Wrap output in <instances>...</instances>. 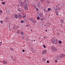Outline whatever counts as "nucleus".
Instances as JSON below:
<instances>
[{
    "label": "nucleus",
    "instance_id": "obj_41",
    "mask_svg": "<svg viewBox=\"0 0 65 65\" xmlns=\"http://www.w3.org/2000/svg\"><path fill=\"white\" fill-rule=\"evenodd\" d=\"M51 40L52 41V39H51Z\"/></svg>",
    "mask_w": 65,
    "mask_h": 65
},
{
    "label": "nucleus",
    "instance_id": "obj_45",
    "mask_svg": "<svg viewBox=\"0 0 65 65\" xmlns=\"http://www.w3.org/2000/svg\"><path fill=\"white\" fill-rule=\"evenodd\" d=\"M33 20V19H31V20Z\"/></svg>",
    "mask_w": 65,
    "mask_h": 65
},
{
    "label": "nucleus",
    "instance_id": "obj_49",
    "mask_svg": "<svg viewBox=\"0 0 65 65\" xmlns=\"http://www.w3.org/2000/svg\"><path fill=\"white\" fill-rule=\"evenodd\" d=\"M44 26H45V25Z\"/></svg>",
    "mask_w": 65,
    "mask_h": 65
},
{
    "label": "nucleus",
    "instance_id": "obj_18",
    "mask_svg": "<svg viewBox=\"0 0 65 65\" xmlns=\"http://www.w3.org/2000/svg\"><path fill=\"white\" fill-rule=\"evenodd\" d=\"M37 19H38V20H40V18L39 17H38L37 18Z\"/></svg>",
    "mask_w": 65,
    "mask_h": 65
},
{
    "label": "nucleus",
    "instance_id": "obj_16",
    "mask_svg": "<svg viewBox=\"0 0 65 65\" xmlns=\"http://www.w3.org/2000/svg\"><path fill=\"white\" fill-rule=\"evenodd\" d=\"M25 22H24V21H21V23H24Z\"/></svg>",
    "mask_w": 65,
    "mask_h": 65
},
{
    "label": "nucleus",
    "instance_id": "obj_15",
    "mask_svg": "<svg viewBox=\"0 0 65 65\" xmlns=\"http://www.w3.org/2000/svg\"><path fill=\"white\" fill-rule=\"evenodd\" d=\"M56 15H59V14H58V12H56Z\"/></svg>",
    "mask_w": 65,
    "mask_h": 65
},
{
    "label": "nucleus",
    "instance_id": "obj_10",
    "mask_svg": "<svg viewBox=\"0 0 65 65\" xmlns=\"http://www.w3.org/2000/svg\"><path fill=\"white\" fill-rule=\"evenodd\" d=\"M60 21L61 22V23H63L64 22V20L63 19L61 20H60Z\"/></svg>",
    "mask_w": 65,
    "mask_h": 65
},
{
    "label": "nucleus",
    "instance_id": "obj_53",
    "mask_svg": "<svg viewBox=\"0 0 65 65\" xmlns=\"http://www.w3.org/2000/svg\"><path fill=\"white\" fill-rule=\"evenodd\" d=\"M58 8H59V7H58Z\"/></svg>",
    "mask_w": 65,
    "mask_h": 65
},
{
    "label": "nucleus",
    "instance_id": "obj_20",
    "mask_svg": "<svg viewBox=\"0 0 65 65\" xmlns=\"http://www.w3.org/2000/svg\"><path fill=\"white\" fill-rule=\"evenodd\" d=\"M58 42L59 43H62V42H61V41H58Z\"/></svg>",
    "mask_w": 65,
    "mask_h": 65
},
{
    "label": "nucleus",
    "instance_id": "obj_2",
    "mask_svg": "<svg viewBox=\"0 0 65 65\" xmlns=\"http://www.w3.org/2000/svg\"><path fill=\"white\" fill-rule=\"evenodd\" d=\"M46 50H43L42 52V54H43L44 55L46 54Z\"/></svg>",
    "mask_w": 65,
    "mask_h": 65
},
{
    "label": "nucleus",
    "instance_id": "obj_24",
    "mask_svg": "<svg viewBox=\"0 0 65 65\" xmlns=\"http://www.w3.org/2000/svg\"><path fill=\"white\" fill-rule=\"evenodd\" d=\"M2 13V10H0V13Z\"/></svg>",
    "mask_w": 65,
    "mask_h": 65
},
{
    "label": "nucleus",
    "instance_id": "obj_33",
    "mask_svg": "<svg viewBox=\"0 0 65 65\" xmlns=\"http://www.w3.org/2000/svg\"><path fill=\"white\" fill-rule=\"evenodd\" d=\"M22 52H25V50H23L22 51Z\"/></svg>",
    "mask_w": 65,
    "mask_h": 65
},
{
    "label": "nucleus",
    "instance_id": "obj_25",
    "mask_svg": "<svg viewBox=\"0 0 65 65\" xmlns=\"http://www.w3.org/2000/svg\"><path fill=\"white\" fill-rule=\"evenodd\" d=\"M2 42H0V45H2Z\"/></svg>",
    "mask_w": 65,
    "mask_h": 65
},
{
    "label": "nucleus",
    "instance_id": "obj_12",
    "mask_svg": "<svg viewBox=\"0 0 65 65\" xmlns=\"http://www.w3.org/2000/svg\"><path fill=\"white\" fill-rule=\"evenodd\" d=\"M22 9V8H20L19 10H18L19 12H21Z\"/></svg>",
    "mask_w": 65,
    "mask_h": 65
},
{
    "label": "nucleus",
    "instance_id": "obj_7",
    "mask_svg": "<svg viewBox=\"0 0 65 65\" xmlns=\"http://www.w3.org/2000/svg\"><path fill=\"white\" fill-rule=\"evenodd\" d=\"M14 17L15 18V19H18V17H19V16L18 15L16 14L14 16Z\"/></svg>",
    "mask_w": 65,
    "mask_h": 65
},
{
    "label": "nucleus",
    "instance_id": "obj_48",
    "mask_svg": "<svg viewBox=\"0 0 65 65\" xmlns=\"http://www.w3.org/2000/svg\"><path fill=\"white\" fill-rule=\"evenodd\" d=\"M35 41V40H34V41Z\"/></svg>",
    "mask_w": 65,
    "mask_h": 65
},
{
    "label": "nucleus",
    "instance_id": "obj_13",
    "mask_svg": "<svg viewBox=\"0 0 65 65\" xmlns=\"http://www.w3.org/2000/svg\"><path fill=\"white\" fill-rule=\"evenodd\" d=\"M10 51H13V49L12 48H10Z\"/></svg>",
    "mask_w": 65,
    "mask_h": 65
},
{
    "label": "nucleus",
    "instance_id": "obj_34",
    "mask_svg": "<svg viewBox=\"0 0 65 65\" xmlns=\"http://www.w3.org/2000/svg\"><path fill=\"white\" fill-rule=\"evenodd\" d=\"M63 55V58L65 57V54Z\"/></svg>",
    "mask_w": 65,
    "mask_h": 65
},
{
    "label": "nucleus",
    "instance_id": "obj_42",
    "mask_svg": "<svg viewBox=\"0 0 65 65\" xmlns=\"http://www.w3.org/2000/svg\"><path fill=\"white\" fill-rule=\"evenodd\" d=\"M18 6H20V5H18Z\"/></svg>",
    "mask_w": 65,
    "mask_h": 65
},
{
    "label": "nucleus",
    "instance_id": "obj_14",
    "mask_svg": "<svg viewBox=\"0 0 65 65\" xmlns=\"http://www.w3.org/2000/svg\"><path fill=\"white\" fill-rule=\"evenodd\" d=\"M53 50H54V51H57V50L55 48H53Z\"/></svg>",
    "mask_w": 65,
    "mask_h": 65
},
{
    "label": "nucleus",
    "instance_id": "obj_3",
    "mask_svg": "<svg viewBox=\"0 0 65 65\" xmlns=\"http://www.w3.org/2000/svg\"><path fill=\"white\" fill-rule=\"evenodd\" d=\"M59 57L60 58H64V55L63 54H60L59 55Z\"/></svg>",
    "mask_w": 65,
    "mask_h": 65
},
{
    "label": "nucleus",
    "instance_id": "obj_35",
    "mask_svg": "<svg viewBox=\"0 0 65 65\" xmlns=\"http://www.w3.org/2000/svg\"><path fill=\"white\" fill-rule=\"evenodd\" d=\"M44 38H45V39H46V37H44Z\"/></svg>",
    "mask_w": 65,
    "mask_h": 65
},
{
    "label": "nucleus",
    "instance_id": "obj_17",
    "mask_svg": "<svg viewBox=\"0 0 65 65\" xmlns=\"http://www.w3.org/2000/svg\"><path fill=\"white\" fill-rule=\"evenodd\" d=\"M40 17H42V14H40Z\"/></svg>",
    "mask_w": 65,
    "mask_h": 65
},
{
    "label": "nucleus",
    "instance_id": "obj_29",
    "mask_svg": "<svg viewBox=\"0 0 65 65\" xmlns=\"http://www.w3.org/2000/svg\"><path fill=\"white\" fill-rule=\"evenodd\" d=\"M20 3H21V5H23V2H21Z\"/></svg>",
    "mask_w": 65,
    "mask_h": 65
},
{
    "label": "nucleus",
    "instance_id": "obj_5",
    "mask_svg": "<svg viewBox=\"0 0 65 65\" xmlns=\"http://www.w3.org/2000/svg\"><path fill=\"white\" fill-rule=\"evenodd\" d=\"M18 15L19 16H18L19 18V19H22V15H21V14H19Z\"/></svg>",
    "mask_w": 65,
    "mask_h": 65
},
{
    "label": "nucleus",
    "instance_id": "obj_32",
    "mask_svg": "<svg viewBox=\"0 0 65 65\" xmlns=\"http://www.w3.org/2000/svg\"><path fill=\"white\" fill-rule=\"evenodd\" d=\"M47 2V3H48V4L50 3V2L49 1H48Z\"/></svg>",
    "mask_w": 65,
    "mask_h": 65
},
{
    "label": "nucleus",
    "instance_id": "obj_36",
    "mask_svg": "<svg viewBox=\"0 0 65 65\" xmlns=\"http://www.w3.org/2000/svg\"><path fill=\"white\" fill-rule=\"evenodd\" d=\"M57 62V60H55V62Z\"/></svg>",
    "mask_w": 65,
    "mask_h": 65
},
{
    "label": "nucleus",
    "instance_id": "obj_51",
    "mask_svg": "<svg viewBox=\"0 0 65 65\" xmlns=\"http://www.w3.org/2000/svg\"><path fill=\"white\" fill-rule=\"evenodd\" d=\"M9 30H10V29H9Z\"/></svg>",
    "mask_w": 65,
    "mask_h": 65
},
{
    "label": "nucleus",
    "instance_id": "obj_26",
    "mask_svg": "<svg viewBox=\"0 0 65 65\" xmlns=\"http://www.w3.org/2000/svg\"><path fill=\"white\" fill-rule=\"evenodd\" d=\"M5 19L6 20H7V19H8V18H7V17H6L5 18Z\"/></svg>",
    "mask_w": 65,
    "mask_h": 65
},
{
    "label": "nucleus",
    "instance_id": "obj_31",
    "mask_svg": "<svg viewBox=\"0 0 65 65\" xmlns=\"http://www.w3.org/2000/svg\"><path fill=\"white\" fill-rule=\"evenodd\" d=\"M46 62L47 63H49V61H46Z\"/></svg>",
    "mask_w": 65,
    "mask_h": 65
},
{
    "label": "nucleus",
    "instance_id": "obj_46",
    "mask_svg": "<svg viewBox=\"0 0 65 65\" xmlns=\"http://www.w3.org/2000/svg\"><path fill=\"white\" fill-rule=\"evenodd\" d=\"M36 9H37V8H36Z\"/></svg>",
    "mask_w": 65,
    "mask_h": 65
},
{
    "label": "nucleus",
    "instance_id": "obj_23",
    "mask_svg": "<svg viewBox=\"0 0 65 65\" xmlns=\"http://www.w3.org/2000/svg\"><path fill=\"white\" fill-rule=\"evenodd\" d=\"M55 48V47H54V45H52V49H53V48Z\"/></svg>",
    "mask_w": 65,
    "mask_h": 65
},
{
    "label": "nucleus",
    "instance_id": "obj_40",
    "mask_svg": "<svg viewBox=\"0 0 65 65\" xmlns=\"http://www.w3.org/2000/svg\"><path fill=\"white\" fill-rule=\"evenodd\" d=\"M47 31V30H45V31Z\"/></svg>",
    "mask_w": 65,
    "mask_h": 65
},
{
    "label": "nucleus",
    "instance_id": "obj_8",
    "mask_svg": "<svg viewBox=\"0 0 65 65\" xmlns=\"http://www.w3.org/2000/svg\"><path fill=\"white\" fill-rule=\"evenodd\" d=\"M31 21L33 23H36V21L35 20H31Z\"/></svg>",
    "mask_w": 65,
    "mask_h": 65
},
{
    "label": "nucleus",
    "instance_id": "obj_1",
    "mask_svg": "<svg viewBox=\"0 0 65 65\" xmlns=\"http://www.w3.org/2000/svg\"><path fill=\"white\" fill-rule=\"evenodd\" d=\"M2 61L4 64H6L7 63V62L6 61L4 60H3Z\"/></svg>",
    "mask_w": 65,
    "mask_h": 65
},
{
    "label": "nucleus",
    "instance_id": "obj_27",
    "mask_svg": "<svg viewBox=\"0 0 65 65\" xmlns=\"http://www.w3.org/2000/svg\"><path fill=\"white\" fill-rule=\"evenodd\" d=\"M1 24H3V21H1Z\"/></svg>",
    "mask_w": 65,
    "mask_h": 65
},
{
    "label": "nucleus",
    "instance_id": "obj_21",
    "mask_svg": "<svg viewBox=\"0 0 65 65\" xmlns=\"http://www.w3.org/2000/svg\"><path fill=\"white\" fill-rule=\"evenodd\" d=\"M53 43H55V40L54 41H52Z\"/></svg>",
    "mask_w": 65,
    "mask_h": 65
},
{
    "label": "nucleus",
    "instance_id": "obj_30",
    "mask_svg": "<svg viewBox=\"0 0 65 65\" xmlns=\"http://www.w3.org/2000/svg\"><path fill=\"white\" fill-rule=\"evenodd\" d=\"M55 10H56V11L58 10V8H56Z\"/></svg>",
    "mask_w": 65,
    "mask_h": 65
},
{
    "label": "nucleus",
    "instance_id": "obj_11",
    "mask_svg": "<svg viewBox=\"0 0 65 65\" xmlns=\"http://www.w3.org/2000/svg\"><path fill=\"white\" fill-rule=\"evenodd\" d=\"M37 5L38 6H40L41 5V4H40V3H38Z\"/></svg>",
    "mask_w": 65,
    "mask_h": 65
},
{
    "label": "nucleus",
    "instance_id": "obj_44",
    "mask_svg": "<svg viewBox=\"0 0 65 65\" xmlns=\"http://www.w3.org/2000/svg\"><path fill=\"white\" fill-rule=\"evenodd\" d=\"M1 15V14L0 13V15Z\"/></svg>",
    "mask_w": 65,
    "mask_h": 65
},
{
    "label": "nucleus",
    "instance_id": "obj_52",
    "mask_svg": "<svg viewBox=\"0 0 65 65\" xmlns=\"http://www.w3.org/2000/svg\"><path fill=\"white\" fill-rule=\"evenodd\" d=\"M32 41H33V40Z\"/></svg>",
    "mask_w": 65,
    "mask_h": 65
},
{
    "label": "nucleus",
    "instance_id": "obj_19",
    "mask_svg": "<svg viewBox=\"0 0 65 65\" xmlns=\"http://www.w3.org/2000/svg\"><path fill=\"white\" fill-rule=\"evenodd\" d=\"M17 34H19V30H18L17 32Z\"/></svg>",
    "mask_w": 65,
    "mask_h": 65
},
{
    "label": "nucleus",
    "instance_id": "obj_47",
    "mask_svg": "<svg viewBox=\"0 0 65 65\" xmlns=\"http://www.w3.org/2000/svg\"><path fill=\"white\" fill-rule=\"evenodd\" d=\"M2 1H3V0H2Z\"/></svg>",
    "mask_w": 65,
    "mask_h": 65
},
{
    "label": "nucleus",
    "instance_id": "obj_9",
    "mask_svg": "<svg viewBox=\"0 0 65 65\" xmlns=\"http://www.w3.org/2000/svg\"><path fill=\"white\" fill-rule=\"evenodd\" d=\"M20 34L22 35H24V32L22 31L20 32Z\"/></svg>",
    "mask_w": 65,
    "mask_h": 65
},
{
    "label": "nucleus",
    "instance_id": "obj_22",
    "mask_svg": "<svg viewBox=\"0 0 65 65\" xmlns=\"http://www.w3.org/2000/svg\"><path fill=\"white\" fill-rule=\"evenodd\" d=\"M2 4H5V2H2Z\"/></svg>",
    "mask_w": 65,
    "mask_h": 65
},
{
    "label": "nucleus",
    "instance_id": "obj_38",
    "mask_svg": "<svg viewBox=\"0 0 65 65\" xmlns=\"http://www.w3.org/2000/svg\"><path fill=\"white\" fill-rule=\"evenodd\" d=\"M37 10H38V9H37Z\"/></svg>",
    "mask_w": 65,
    "mask_h": 65
},
{
    "label": "nucleus",
    "instance_id": "obj_6",
    "mask_svg": "<svg viewBox=\"0 0 65 65\" xmlns=\"http://www.w3.org/2000/svg\"><path fill=\"white\" fill-rule=\"evenodd\" d=\"M24 9L25 10H28V7L26 6H25L24 7Z\"/></svg>",
    "mask_w": 65,
    "mask_h": 65
},
{
    "label": "nucleus",
    "instance_id": "obj_37",
    "mask_svg": "<svg viewBox=\"0 0 65 65\" xmlns=\"http://www.w3.org/2000/svg\"><path fill=\"white\" fill-rule=\"evenodd\" d=\"M41 21H43V19H41Z\"/></svg>",
    "mask_w": 65,
    "mask_h": 65
},
{
    "label": "nucleus",
    "instance_id": "obj_4",
    "mask_svg": "<svg viewBox=\"0 0 65 65\" xmlns=\"http://www.w3.org/2000/svg\"><path fill=\"white\" fill-rule=\"evenodd\" d=\"M52 9L51 8H48V11L47 10H46V11L47 12H48V11H52Z\"/></svg>",
    "mask_w": 65,
    "mask_h": 65
},
{
    "label": "nucleus",
    "instance_id": "obj_50",
    "mask_svg": "<svg viewBox=\"0 0 65 65\" xmlns=\"http://www.w3.org/2000/svg\"><path fill=\"white\" fill-rule=\"evenodd\" d=\"M24 20H26V19H24Z\"/></svg>",
    "mask_w": 65,
    "mask_h": 65
},
{
    "label": "nucleus",
    "instance_id": "obj_43",
    "mask_svg": "<svg viewBox=\"0 0 65 65\" xmlns=\"http://www.w3.org/2000/svg\"><path fill=\"white\" fill-rule=\"evenodd\" d=\"M57 6H58L57 5L56 6V7H57Z\"/></svg>",
    "mask_w": 65,
    "mask_h": 65
},
{
    "label": "nucleus",
    "instance_id": "obj_39",
    "mask_svg": "<svg viewBox=\"0 0 65 65\" xmlns=\"http://www.w3.org/2000/svg\"><path fill=\"white\" fill-rule=\"evenodd\" d=\"M58 9H59V10H60V9H61V8H58Z\"/></svg>",
    "mask_w": 65,
    "mask_h": 65
},
{
    "label": "nucleus",
    "instance_id": "obj_28",
    "mask_svg": "<svg viewBox=\"0 0 65 65\" xmlns=\"http://www.w3.org/2000/svg\"><path fill=\"white\" fill-rule=\"evenodd\" d=\"M43 47H44V48H45L46 47V46H45V45H43Z\"/></svg>",
    "mask_w": 65,
    "mask_h": 65
}]
</instances>
